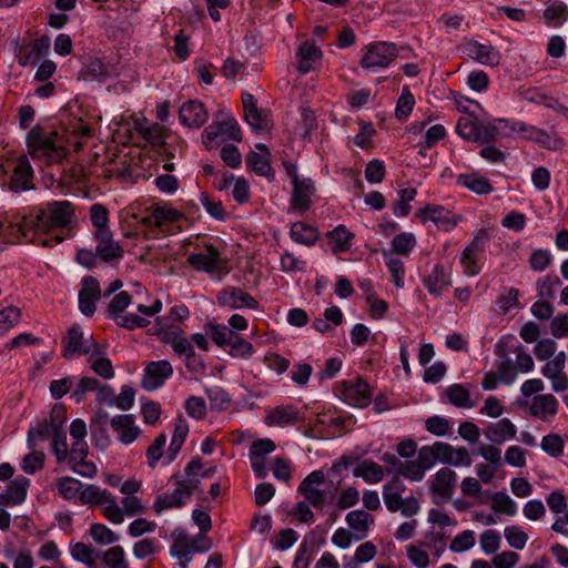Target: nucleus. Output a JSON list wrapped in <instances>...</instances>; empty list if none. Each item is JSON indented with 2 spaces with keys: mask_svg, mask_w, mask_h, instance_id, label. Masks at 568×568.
Wrapping results in <instances>:
<instances>
[{
  "mask_svg": "<svg viewBox=\"0 0 568 568\" xmlns=\"http://www.w3.org/2000/svg\"><path fill=\"white\" fill-rule=\"evenodd\" d=\"M73 220L74 210L69 201H51L39 207L34 217L30 220L24 217L23 222L12 227L22 237H27L28 233L33 231L36 234H39V237L33 240L34 243L45 247H53L61 243L64 237L61 235L42 237L41 234L57 229H68L73 223Z\"/></svg>",
  "mask_w": 568,
  "mask_h": 568,
  "instance_id": "nucleus-1",
  "label": "nucleus"
},
{
  "mask_svg": "<svg viewBox=\"0 0 568 568\" xmlns=\"http://www.w3.org/2000/svg\"><path fill=\"white\" fill-rule=\"evenodd\" d=\"M26 143L32 158L58 163L67 156L63 136L57 130L37 124L27 134Z\"/></svg>",
  "mask_w": 568,
  "mask_h": 568,
  "instance_id": "nucleus-2",
  "label": "nucleus"
},
{
  "mask_svg": "<svg viewBox=\"0 0 568 568\" xmlns=\"http://www.w3.org/2000/svg\"><path fill=\"white\" fill-rule=\"evenodd\" d=\"M398 50L393 42H375L367 47L361 59V67L373 71L379 68H387L397 57Z\"/></svg>",
  "mask_w": 568,
  "mask_h": 568,
  "instance_id": "nucleus-3",
  "label": "nucleus"
},
{
  "mask_svg": "<svg viewBox=\"0 0 568 568\" xmlns=\"http://www.w3.org/2000/svg\"><path fill=\"white\" fill-rule=\"evenodd\" d=\"M100 344H98L93 336H85L79 324H73L69 329L65 337L62 338L63 357L67 359L73 358L75 355H89Z\"/></svg>",
  "mask_w": 568,
  "mask_h": 568,
  "instance_id": "nucleus-4",
  "label": "nucleus"
},
{
  "mask_svg": "<svg viewBox=\"0 0 568 568\" xmlns=\"http://www.w3.org/2000/svg\"><path fill=\"white\" fill-rule=\"evenodd\" d=\"M203 134L209 141H216L220 138L241 141V129L235 118L223 109L214 114L213 122L204 130Z\"/></svg>",
  "mask_w": 568,
  "mask_h": 568,
  "instance_id": "nucleus-5",
  "label": "nucleus"
},
{
  "mask_svg": "<svg viewBox=\"0 0 568 568\" xmlns=\"http://www.w3.org/2000/svg\"><path fill=\"white\" fill-rule=\"evenodd\" d=\"M172 479L175 481L176 488L172 493H164L156 497L153 504V509L156 514H161L165 509L182 507L196 490L195 483L191 481L189 487L180 483V475H173Z\"/></svg>",
  "mask_w": 568,
  "mask_h": 568,
  "instance_id": "nucleus-6",
  "label": "nucleus"
},
{
  "mask_svg": "<svg viewBox=\"0 0 568 568\" xmlns=\"http://www.w3.org/2000/svg\"><path fill=\"white\" fill-rule=\"evenodd\" d=\"M187 263L197 272L214 274L221 270L222 257L214 245L206 244L203 251L191 253L187 256Z\"/></svg>",
  "mask_w": 568,
  "mask_h": 568,
  "instance_id": "nucleus-7",
  "label": "nucleus"
},
{
  "mask_svg": "<svg viewBox=\"0 0 568 568\" xmlns=\"http://www.w3.org/2000/svg\"><path fill=\"white\" fill-rule=\"evenodd\" d=\"M416 216L423 223L430 221L446 232L452 231L459 221L458 216L453 215L449 210L438 204H427L417 211Z\"/></svg>",
  "mask_w": 568,
  "mask_h": 568,
  "instance_id": "nucleus-8",
  "label": "nucleus"
},
{
  "mask_svg": "<svg viewBox=\"0 0 568 568\" xmlns=\"http://www.w3.org/2000/svg\"><path fill=\"white\" fill-rule=\"evenodd\" d=\"M488 235L485 230H480L471 242L464 248L460 256V264L467 275H476L480 272L478 254L485 250Z\"/></svg>",
  "mask_w": 568,
  "mask_h": 568,
  "instance_id": "nucleus-9",
  "label": "nucleus"
},
{
  "mask_svg": "<svg viewBox=\"0 0 568 568\" xmlns=\"http://www.w3.org/2000/svg\"><path fill=\"white\" fill-rule=\"evenodd\" d=\"M216 300L221 306L232 310H256L258 307V302L251 294L235 286H226L221 290Z\"/></svg>",
  "mask_w": 568,
  "mask_h": 568,
  "instance_id": "nucleus-10",
  "label": "nucleus"
},
{
  "mask_svg": "<svg viewBox=\"0 0 568 568\" xmlns=\"http://www.w3.org/2000/svg\"><path fill=\"white\" fill-rule=\"evenodd\" d=\"M173 374V367L166 359L150 362L145 368L141 385L151 392L161 387Z\"/></svg>",
  "mask_w": 568,
  "mask_h": 568,
  "instance_id": "nucleus-11",
  "label": "nucleus"
},
{
  "mask_svg": "<svg viewBox=\"0 0 568 568\" xmlns=\"http://www.w3.org/2000/svg\"><path fill=\"white\" fill-rule=\"evenodd\" d=\"M34 172L26 155L18 158L13 172L10 176L8 190L13 193H21L34 190Z\"/></svg>",
  "mask_w": 568,
  "mask_h": 568,
  "instance_id": "nucleus-12",
  "label": "nucleus"
},
{
  "mask_svg": "<svg viewBox=\"0 0 568 568\" xmlns=\"http://www.w3.org/2000/svg\"><path fill=\"white\" fill-rule=\"evenodd\" d=\"M93 237L97 242V254L103 262L111 263L123 257L124 251L121 245L114 241L111 230L94 231Z\"/></svg>",
  "mask_w": 568,
  "mask_h": 568,
  "instance_id": "nucleus-13",
  "label": "nucleus"
},
{
  "mask_svg": "<svg viewBox=\"0 0 568 568\" xmlns=\"http://www.w3.org/2000/svg\"><path fill=\"white\" fill-rule=\"evenodd\" d=\"M173 535L176 536V539L170 547V555L172 557H176L180 560L179 565L181 568L186 567V565L191 561L193 554L204 552L211 548L210 541H206L205 546H196V540L187 544L185 541L186 534L183 530H175Z\"/></svg>",
  "mask_w": 568,
  "mask_h": 568,
  "instance_id": "nucleus-14",
  "label": "nucleus"
},
{
  "mask_svg": "<svg viewBox=\"0 0 568 568\" xmlns=\"http://www.w3.org/2000/svg\"><path fill=\"white\" fill-rule=\"evenodd\" d=\"M79 292V308L85 316H92L97 310L95 302L101 298V288L99 281L91 276H84L81 281Z\"/></svg>",
  "mask_w": 568,
  "mask_h": 568,
  "instance_id": "nucleus-15",
  "label": "nucleus"
},
{
  "mask_svg": "<svg viewBox=\"0 0 568 568\" xmlns=\"http://www.w3.org/2000/svg\"><path fill=\"white\" fill-rule=\"evenodd\" d=\"M463 52L476 62L488 67L498 65L501 59L499 51L495 47L479 43L475 40L466 42L463 45Z\"/></svg>",
  "mask_w": 568,
  "mask_h": 568,
  "instance_id": "nucleus-16",
  "label": "nucleus"
},
{
  "mask_svg": "<svg viewBox=\"0 0 568 568\" xmlns=\"http://www.w3.org/2000/svg\"><path fill=\"white\" fill-rule=\"evenodd\" d=\"M344 400L355 407H366L371 403L372 392L369 385L362 378L344 384Z\"/></svg>",
  "mask_w": 568,
  "mask_h": 568,
  "instance_id": "nucleus-17",
  "label": "nucleus"
},
{
  "mask_svg": "<svg viewBox=\"0 0 568 568\" xmlns=\"http://www.w3.org/2000/svg\"><path fill=\"white\" fill-rule=\"evenodd\" d=\"M110 425L116 433L118 439L124 445L132 444L141 434L132 415H116L110 419Z\"/></svg>",
  "mask_w": 568,
  "mask_h": 568,
  "instance_id": "nucleus-18",
  "label": "nucleus"
},
{
  "mask_svg": "<svg viewBox=\"0 0 568 568\" xmlns=\"http://www.w3.org/2000/svg\"><path fill=\"white\" fill-rule=\"evenodd\" d=\"M314 193L315 184L310 178L302 179L300 182L293 184V194L291 197L292 209L301 213L308 211Z\"/></svg>",
  "mask_w": 568,
  "mask_h": 568,
  "instance_id": "nucleus-19",
  "label": "nucleus"
},
{
  "mask_svg": "<svg viewBox=\"0 0 568 568\" xmlns=\"http://www.w3.org/2000/svg\"><path fill=\"white\" fill-rule=\"evenodd\" d=\"M457 484V474L450 468L439 469L430 485V491L438 495L443 500H449Z\"/></svg>",
  "mask_w": 568,
  "mask_h": 568,
  "instance_id": "nucleus-20",
  "label": "nucleus"
},
{
  "mask_svg": "<svg viewBox=\"0 0 568 568\" xmlns=\"http://www.w3.org/2000/svg\"><path fill=\"white\" fill-rule=\"evenodd\" d=\"M179 118L181 123L187 128H200L206 122L209 114L203 103L189 101L180 108Z\"/></svg>",
  "mask_w": 568,
  "mask_h": 568,
  "instance_id": "nucleus-21",
  "label": "nucleus"
},
{
  "mask_svg": "<svg viewBox=\"0 0 568 568\" xmlns=\"http://www.w3.org/2000/svg\"><path fill=\"white\" fill-rule=\"evenodd\" d=\"M345 520L356 541L365 539L368 535L369 526L374 524V517L362 509L349 511Z\"/></svg>",
  "mask_w": 568,
  "mask_h": 568,
  "instance_id": "nucleus-22",
  "label": "nucleus"
},
{
  "mask_svg": "<svg viewBox=\"0 0 568 568\" xmlns=\"http://www.w3.org/2000/svg\"><path fill=\"white\" fill-rule=\"evenodd\" d=\"M30 479L19 476L12 480L6 493L0 494V506L21 505L27 498Z\"/></svg>",
  "mask_w": 568,
  "mask_h": 568,
  "instance_id": "nucleus-23",
  "label": "nucleus"
},
{
  "mask_svg": "<svg viewBox=\"0 0 568 568\" xmlns=\"http://www.w3.org/2000/svg\"><path fill=\"white\" fill-rule=\"evenodd\" d=\"M508 120L494 119L491 122L479 121V142L480 144L496 142L499 138H507Z\"/></svg>",
  "mask_w": 568,
  "mask_h": 568,
  "instance_id": "nucleus-24",
  "label": "nucleus"
},
{
  "mask_svg": "<svg viewBox=\"0 0 568 568\" xmlns=\"http://www.w3.org/2000/svg\"><path fill=\"white\" fill-rule=\"evenodd\" d=\"M436 448L439 454V459L443 463L450 464L453 466H467L471 465L468 450L465 447L455 448L447 443L436 442Z\"/></svg>",
  "mask_w": 568,
  "mask_h": 568,
  "instance_id": "nucleus-25",
  "label": "nucleus"
},
{
  "mask_svg": "<svg viewBox=\"0 0 568 568\" xmlns=\"http://www.w3.org/2000/svg\"><path fill=\"white\" fill-rule=\"evenodd\" d=\"M516 433V426L508 418L491 423L485 429V436L494 444H503L514 438Z\"/></svg>",
  "mask_w": 568,
  "mask_h": 568,
  "instance_id": "nucleus-26",
  "label": "nucleus"
},
{
  "mask_svg": "<svg viewBox=\"0 0 568 568\" xmlns=\"http://www.w3.org/2000/svg\"><path fill=\"white\" fill-rule=\"evenodd\" d=\"M558 410V400L551 394L536 395L529 407L531 416L542 420H548L550 416H555Z\"/></svg>",
  "mask_w": 568,
  "mask_h": 568,
  "instance_id": "nucleus-27",
  "label": "nucleus"
},
{
  "mask_svg": "<svg viewBox=\"0 0 568 568\" xmlns=\"http://www.w3.org/2000/svg\"><path fill=\"white\" fill-rule=\"evenodd\" d=\"M296 57L298 60L297 68L301 73L305 74L314 69L321 60L322 51L313 42L305 41L300 44Z\"/></svg>",
  "mask_w": 568,
  "mask_h": 568,
  "instance_id": "nucleus-28",
  "label": "nucleus"
},
{
  "mask_svg": "<svg viewBox=\"0 0 568 568\" xmlns=\"http://www.w3.org/2000/svg\"><path fill=\"white\" fill-rule=\"evenodd\" d=\"M88 363L90 364V368L104 379H111L115 375L113 365L101 345L89 354Z\"/></svg>",
  "mask_w": 568,
  "mask_h": 568,
  "instance_id": "nucleus-29",
  "label": "nucleus"
},
{
  "mask_svg": "<svg viewBox=\"0 0 568 568\" xmlns=\"http://www.w3.org/2000/svg\"><path fill=\"white\" fill-rule=\"evenodd\" d=\"M524 99L530 103L541 104L548 109H551L565 118H568V108L559 102L555 97L538 90V89H529L525 91Z\"/></svg>",
  "mask_w": 568,
  "mask_h": 568,
  "instance_id": "nucleus-30",
  "label": "nucleus"
},
{
  "mask_svg": "<svg viewBox=\"0 0 568 568\" xmlns=\"http://www.w3.org/2000/svg\"><path fill=\"white\" fill-rule=\"evenodd\" d=\"M182 219V213L174 209L154 207L151 213L140 220L145 226H155L162 229L165 222H178Z\"/></svg>",
  "mask_w": 568,
  "mask_h": 568,
  "instance_id": "nucleus-31",
  "label": "nucleus"
},
{
  "mask_svg": "<svg viewBox=\"0 0 568 568\" xmlns=\"http://www.w3.org/2000/svg\"><path fill=\"white\" fill-rule=\"evenodd\" d=\"M429 294L439 296L444 290L452 285L450 276L443 265H436L432 273L424 280Z\"/></svg>",
  "mask_w": 568,
  "mask_h": 568,
  "instance_id": "nucleus-32",
  "label": "nucleus"
},
{
  "mask_svg": "<svg viewBox=\"0 0 568 568\" xmlns=\"http://www.w3.org/2000/svg\"><path fill=\"white\" fill-rule=\"evenodd\" d=\"M298 420V412L292 405L277 406L270 410L266 416V424L270 426L285 427Z\"/></svg>",
  "mask_w": 568,
  "mask_h": 568,
  "instance_id": "nucleus-33",
  "label": "nucleus"
},
{
  "mask_svg": "<svg viewBox=\"0 0 568 568\" xmlns=\"http://www.w3.org/2000/svg\"><path fill=\"white\" fill-rule=\"evenodd\" d=\"M457 183L479 195L489 194L494 190L488 179L476 173L458 175Z\"/></svg>",
  "mask_w": 568,
  "mask_h": 568,
  "instance_id": "nucleus-34",
  "label": "nucleus"
},
{
  "mask_svg": "<svg viewBox=\"0 0 568 568\" xmlns=\"http://www.w3.org/2000/svg\"><path fill=\"white\" fill-rule=\"evenodd\" d=\"M82 75L85 80L103 82L110 77V68L98 58H89L83 65Z\"/></svg>",
  "mask_w": 568,
  "mask_h": 568,
  "instance_id": "nucleus-35",
  "label": "nucleus"
},
{
  "mask_svg": "<svg viewBox=\"0 0 568 568\" xmlns=\"http://www.w3.org/2000/svg\"><path fill=\"white\" fill-rule=\"evenodd\" d=\"M291 239L298 244L313 245L318 240V232L315 227L303 222H295L291 226Z\"/></svg>",
  "mask_w": 568,
  "mask_h": 568,
  "instance_id": "nucleus-36",
  "label": "nucleus"
},
{
  "mask_svg": "<svg viewBox=\"0 0 568 568\" xmlns=\"http://www.w3.org/2000/svg\"><path fill=\"white\" fill-rule=\"evenodd\" d=\"M355 477H362L368 484H377L384 477L382 466L377 463L366 459L361 462L353 470Z\"/></svg>",
  "mask_w": 568,
  "mask_h": 568,
  "instance_id": "nucleus-37",
  "label": "nucleus"
},
{
  "mask_svg": "<svg viewBox=\"0 0 568 568\" xmlns=\"http://www.w3.org/2000/svg\"><path fill=\"white\" fill-rule=\"evenodd\" d=\"M326 236L334 244L333 253L346 252L352 246V240L354 239V233L348 231L345 225L339 224L334 230L328 231Z\"/></svg>",
  "mask_w": 568,
  "mask_h": 568,
  "instance_id": "nucleus-38",
  "label": "nucleus"
},
{
  "mask_svg": "<svg viewBox=\"0 0 568 568\" xmlns=\"http://www.w3.org/2000/svg\"><path fill=\"white\" fill-rule=\"evenodd\" d=\"M246 165L256 174L265 176L270 181H273L275 178L274 170L272 169L268 159L257 152L252 151L247 154Z\"/></svg>",
  "mask_w": 568,
  "mask_h": 568,
  "instance_id": "nucleus-39",
  "label": "nucleus"
},
{
  "mask_svg": "<svg viewBox=\"0 0 568 568\" xmlns=\"http://www.w3.org/2000/svg\"><path fill=\"white\" fill-rule=\"evenodd\" d=\"M449 403L456 407L471 408L475 403L470 398L469 390L462 384H453L446 389Z\"/></svg>",
  "mask_w": 568,
  "mask_h": 568,
  "instance_id": "nucleus-40",
  "label": "nucleus"
},
{
  "mask_svg": "<svg viewBox=\"0 0 568 568\" xmlns=\"http://www.w3.org/2000/svg\"><path fill=\"white\" fill-rule=\"evenodd\" d=\"M500 345H497L496 354L504 359L497 364V376L506 385H510L517 377V369L511 358L505 352H501Z\"/></svg>",
  "mask_w": 568,
  "mask_h": 568,
  "instance_id": "nucleus-41",
  "label": "nucleus"
},
{
  "mask_svg": "<svg viewBox=\"0 0 568 568\" xmlns=\"http://www.w3.org/2000/svg\"><path fill=\"white\" fill-rule=\"evenodd\" d=\"M403 489V485L396 478L393 483H388L384 486L383 497L387 509L392 513L398 511L402 508V496L399 490Z\"/></svg>",
  "mask_w": 568,
  "mask_h": 568,
  "instance_id": "nucleus-42",
  "label": "nucleus"
},
{
  "mask_svg": "<svg viewBox=\"0 0 568 568\" xmlns=\"http://www.w3.org/2000/svg\"><path fill=\"white\" fill-rule=\"evenodd\" d=\"M158 335L160 339L169 345H173L179 337L184 335L182 328L173 323H166L164 317L156 318Z\"/></svg>",
  "mask_w": 568,
  "mask_h": 568,
  "instance_id": "nucleus-43",
  "label": "nucleus"
},
{
  "mask_svg": "<svg viewBox=\"0 0 568 568\" xmlns=\"http://www.w3.org/2000/svg\"><path fill=\"white\" fill-rule=\"evenodd\" d=\"M205 394L209 397L211 410H225L231 404L229 393L221 386L206 387Z\"/></svg>",
  "mask_w": 568,
  "mask_h": 568,
  "instance_id": "nucleus-44",
  "label": "nucleus"
},
{
  "mask_svg": "<svg viewBox=\"0 0 568 568\" xmlns=\"http://www.w3.org/2000/svg\"><path fill=\"white\" fill-rule=\"evenodd\" d=\"M527 140L536 142L544 148H548L551 150L560 149L564 144L562 140L555 136L552 138L548 132L544 129L534 126L530 129L529 134L526 136Z\"/></svg>",
  "mask_w": 568,
  "mask_h": 568,
  "instance_id": "nucleus-45",
  "label": "nucleus"
},
{
  "mask_svg": "<svg viewBox=\"0 0 568 568\" xmlns=\"http://www.w3.org/2000/svg\"><path fill=\"white\" fill-rule=\"evenodd\" d=\"M456 132L466 141L479 142V121L463 116L458 120Z\"/></svg>",
  "mask_w": 568,
  "mask_h": 568,
  "instance_id": "nucleus-46",
  "label": "nucleus"
},
{
  "mask_svg": "<svg viewBox=\"0 0 568 568\" xmlns=\"http://www.w3.org/2000/svg\"><path fill=\"white\" fill-rule=\"evenodd\" d=\"M51 435V426L49 425L48 418L38 422L34 426L30 427L27 437V444L30 449L38 446L40 442H43Z\"/></svg>",
  "mask_w": 568,
  "mask_h": 568,
  "instance_id": "nucleus-47",
  "label": "nucleus"
},
{
  "mask_svg": "<svg viewBox=\"0 0 568 568\" xmlns=\"http://www.w3.org/2000/svg\"><path fill=\"white\" fill-rule=\"evenodd\" d=\"M417 194L416 189L408 187L398 191L399 200L394 203L393 212L398 217L407 216L410 212L409 203L414 201Z\"/></svg>",
  "mask_w": 568,
  "mask_h": 568,
  "instance_id": "nucleus-48",
  "label": "nucleus"
},
{
  "mask_svg": "<svg viewBox=\"0 0 568 568\" xmlns=\"http://www.w3.org/2000/svg\"><path fill=\"white\" fill-rule=\"evenodd\" d=\"M541 449L551 457H559L564 453L565 439L559 434H548L542 437Z\"/></svg>",
  "mask_w": 568,
  "mask_h": 568,
  "instance_id": "nucleus-49",
  "label": "nucleus"
},
{
  "mask_svg": "<svg viewBox=\"0 0 568 568\" xmlns=\"http://www.w3.org/2000/svg\"><path fill=\"white\" fill-rule=\"evenodd\" d=\"M504 535L508 545L517 550L524 549L528 541V535L517 525L507 526Z\"/></svg>",
  "mask_w": 568,
  "mask_h": 568,
  "instance_id": "nucleus-50",
  "label": "nucleus"
},
{
  "mask_svg": "<svg viewBox=\"0 0 568 568\" xmlns=\"http://www.w3.org/2000/svg\"><path fill=\"white\" fill-rule=\"evenodd\" d=\"M384 258L386 266L388 267V271L392 274V282L395 284L396 287L402 288L404 286L405 273L403 262L399 258L386 252H384Z\"/></svg>",
  "mask_w": 568,
  "mask_h": 568,
  "instance_id": "nucleus-51",
  "label": "nucleus"
},
{
  "mask_svg": "<svg viewBox=\"0 0 568 568\" xmlns=\"http://www.w3.org/2000/svg\"><path fill=\"white\" fill-rule=\"evenodd\" d=\"M101 560L110 568H129L124 559V550L121 546H115L106 551H101Z\"/></svg>",
  "mask_w": 568,
  "mask_h": 568,
  "instance_id": "nucleus-52",
  "label": "nucleus"
},
{
  "mask_svg": "<svg viewBox=\"0 0 568 568\" xmlns=\"http://www.w3.org/2000/svg\"><path fill=\"white\" fill-rule=\"evenodd\" d=\"M491 508L495 511L503 513L507 516H515L517 513L516 503L505 493H495L491 497Z\"/></svg>",
  "mask_w": 568,
  "mask_h": 568,
  "instance_id": "nucleus-53",
  "label": "nucleus"
},
{
  "mask_svg": "<svg viewBox=\"0 0 568 568\" xmlns=\"http://www.w3.org/2000/svg\"><path fill=\"white\" fill-rule=\"evenodd\" d=\"M111 318L115 321V323L124 328L134 329L136 327H145L150 324V321L145 317L139 316L133 313H120L118 315H111Z\"/></svg>",
  "mask_w": 568,
  "mask_h": 568,
  "instance_id": "nucleus-54",
  "label": "nucleus"
},
{
  "mask_svg": "<svg viewBox=\"0 0 568 568\" xmlns=\"http://www.w3.org/2000/svg\"><path fill=\"white\" fill-rule=\"evenodd\" d=\"M415 104L414 95L408 89H404L399 95L395 109V115L399 121L406 120L412 113Z\"/></svg>",
  "mask_w": 568,
  "mask_h": 568,
  "instance_id": "nucleus-55",
  "label": "nucleus"
},
{
  "mask_svg": "<svg viewBox=\"0 0 568 568\" xmlns=\"http://www.w3.org/2000/svg\"><path fill=\"white\" fill-rule=\"evenodd\" d=\"M45 455L41 450H33L22 459L21 468L26 474H34L44 466Z\"/></svg>",
  "mask_w": 568,
  "mask_h": 568,
  "instance_id": "nucleus-56",
  "label": "nucleus"
},
{
  "mask_svg": "<svg viewBox=\"0 0 568 568\" xmlns=\"http://www.w3.org/2000/svg\"><path fill=\"white\" fill-rule=\"evenodd\" d=\"M207 332L212 341L220 347L229 346L235 332L221 324H210Z\"/></svg>",
  "mask_w": 568,
  "mask_h": 568,
  "instance_id": "nucleus-57",
  "label": "nucleus"
},
{
  "mask_svg": "<svg viewBox=\"0 0 568 568\" xmlns=\"http://www.w3.org/2000/svg\"><path fill=\"white\" fill-rule=\"evenodd\" d=\"M475 546V532L473 530H464L452 540L449 549L459 554L469 550Z\"/></svg>",
  "mask_w": 568,
  "mask_h": 568,
  "instance_id": "nucleus-58",
  "label": "nucleus"
},
{
  "mask_svg": "<svg viewBox=\"0 0 568 568\" xmlns=\"http://www.w3.org/2000/svg\"><path fill=\"white\" fill-rule=\"evenodd\" d=\"M230 354L235 357L248 358L254 353L253 345L234 333L229 344Z\"/></svg>",
  "mask_w": 568,
  "mask_h": 568,
  "instance_id": "nucleus-59",
  "label": "nucleus"
},
{
  "mask_svg": "<svg viewBox=\"0 0 568 568\" xmlns=\"http://www.w3.org/2000/svg\"><path fill=\"white\" fill-rule=\"evenodd\" d=\"M500 542L501 538L497 530L488 529L480 535V548L487 555L495 554L499 549Z\"/></svg>",
  "mask_w": 568,
  "mask_h": 568,
  "instance_id": "nucleus-60",
  "label": "nucleus"
},
{
  "mask_svg": "<svg viewBox=\"0 0 568 568\" xmlns=\"http://www.w3.org/2000/svg\"><path fill=\"white\" fill-rule=\"evenodd\" d=\"M52 436V452L57 457V460L63 462L68 457V443L65 430H53L51 432Z\"/></svg>",
  "mask_w": 568,
  "mask_h": 568,
  "instance_id": "nucleus-61",
  "label": "nucleus"
},
{
  "mask_svg": "<svg viewBox=\"0 0 568 568\" xmlns=\"http://www.w3.org/2000/svg\"><path fill=\"white\" fill-rule=\"evenodd\" d=\"M57 487H58L59 494L64 499H72L79 494V491L82 487V484L80 480H78L75 478L62 477L58 480Z\"/></svg>",
  "mask_w": 568,
  "mask_h": 568,
  "instance_id": "nucleus-62",
  "label": "nucleus"
},
{
  "mask_svg": "<svg viewBox=\"0 0 568 568\" xmlns=\"http://www.w3.org/2000/svg\"><path fill=\"white\" fill-rule=\"evenodd\" d=\"M92 538L101 545H111L118 541L119 537L103 524H93L90 528Z\"/></svg>",
  "mask_w": 568,
  "mask_h": 568,
  "instance_id": "nucleus-63",
  "label": "nucleus"
},
{
  "mask_svg": "<svg viewBox=\"0 0 568 568\" xmlns=\"http://www.w3.org/2000/svg\"><path fill=\"white\" fill-rule=\"evenodd\" d=\"M247 124L256 132L267 131L271 128V120L266 112L256 109L245 116Z\"/></svg>",
  "mask_w": 568,
  "mask_h": 568,
  "instance_id": "nucleus-64",
  "label": "nucleus"
}]
</instances>
